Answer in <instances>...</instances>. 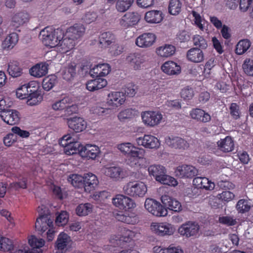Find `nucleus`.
Listing matches in <instances>:
<instances>
[{
    "label": "nucleus",
    "instance_id": "4be33fe9",
    "mask_svg": "<svg viewBox=\"0 0 253 253\" xmlns=\"http://www.w3.org/2000/svg\"><path fill=\"white\" fill-rule=\"evenodd\" d=\"M156 39V37L153 33H144L136 38L135 44L140 47L147 48L154 43Z\"/></svg>",
    "mask_w": 253,
    "mask_h": 253
},
{
    "label": "nucleus",
    "instance_id": "f8f14e48",
    "mask_svg": "<svg viewBox=\"0 0 253 253\" xmlns=\"http://www.w3.org/2000/svg\"><path fill=\"white\" fill-rule=\"evenodd\" d=\"M140 19L141 16L138 13L128 12L119 20V24L122 27L127 29L137 24Z\"/></svg>",
    "mask_w": 253,
    "mask_h": 253
},
{
    "label": "nucleus",
    "instance_id": "f3484780",
    "mask_svg": "<svg viewBox=\"0 0 253 253\" xmlns=\"http://www.w3.org/2000/svg\"><path fill=\"white\" fill-rule=\"evenodd\" d=\"M30 19L29 14L24 10L14 12L11 16V26L18 28L27 23Z\"/></svg>",
    "mask_w": 253,
    "mask_h": 253
},
{
    "label": "nucleus",
    "instance_id": "774afa93",
    "mask_svg": "<svg viewBox=\"0 0 253 253\" xmlns=\"http://www.w3.org/2000/svg\"><path fill=\"white\" fill-rule=\"evenodd\" d=\"M234 197L235 195L233 193L227 190L223 191L217 195V198L219 199L227 202L233 200Z\"/></svg>",
    "mask_w": 253,
    "mask_h": 253
},
{
    "label": "nucleus",
    "instance_id": "052dcab7",
    "mask_svg": "<svg viewBox=\"0 0 253 253\" xmlns=\"http://www.w3.org/2000/svg\"><path fill=\"white\" fill-rule=\"evenodd\" d=\"M180 95L184 100H189L194 96V92L192 87L186 86L181 90Z\"/></svg>",
    "mask_w": 253,
    "mask_h": 253
},
{
    "label": "nucleus",
    "instance_id": "393cba45",
    "mask_svg": "<svg viewBox=\"0 0 253 253\" xmlns=\"http://www.w3.org/2000/svg\"><path fill=\"white\" fill-rule=\"evenodd\" d=\"M75 42L73 40L64 35L63 38L57 42L56 47L57 52L61 53H65L74 48L75 45Z\"/></svg>",
    "mask_w": 253,
    "mask_h": 253
},
{
    "label": "nucleus",
    "instance_id": "9b49d317",
    "mask_svg": "<svg viewBox=\"0 0 253 253\" xmlns=\"http://www.w3.org/2000/svg\"><path fill=\"white\" fill-rule=\"evenodd\" d=\"M102 172L106 176L115 181H119L126 177V174L124 169L119 166H105L102 168Z\"/></svg>",
    "mask_w": 253,
    "mask_h": 253
},
{
    "label": "nucleus",
    "instance_id": "a19ab883",
    "mask_svg": "<svg viewBox=\"0 0 253 253\" xmlns=\"http://www.w3.org/2000/svg\"><path fill=\"white\" fill-rule=\"evenodd\" d=\"M71 242V238L66 233L61 232L58 236L56 246L58 250H62L66 248Z\"/></svg>",
    "mask_w": 253,
    "mask_h": 253
},
{
    "label": "nucleus",
    "instance_id": "0eeeda50",
    "mask_svg": "<svg viewBox=\"0 0 253 253\" xmlns=\"http://www.w3.org/2000/svg\"><path fill=\"white\" fill-rule=\"evenodd\" d=\"M60 145L64 147L66 155H71L79 152L82 145L79 142L74 141L69 134L64 135L60 141Z\"/></svg>",
    "mask_w": 253,
    "mask_h": 253
},
{
    "label": "nucleus",
    "instance_id": "f257e3e1",
    "mask_svg": "<svg viewBox=\"0 0 253 253\" xmlns=\"http://www.w3.org/2000/svg\"><path fill=\"white\" fill-rule=\"evenodd\" d=\"M118 149L124 155L128 157L127 164L131 167L138 168L140 161L144 158L145 150L136 147L130 142H124L117 145Z\"/></svg>",
    "mask_w": 253,
    "mask_h": 253
},
{
    "label": "nucleus",
    "instance_id": "4468645a",
    "mask_svg": "<svg viewBox=\"0 0 253 253\" xmlns=\"http://www.w3.org/2000/svg\"><path fill=\"white\" fill-rule=\"evenodd\" d=\"M198 169L192 165H183L177 167L176 176L181 178H192L198 174Z\"/></svg>",
    "mask_w": 253,
    "mask_h": 253
},
{
    "label": "nucleus",
    "instance_id": "0e129e2a",
    "mask_svg": "<svg viewBox=\"0 0 253 253\" xmlns=\"http://www.w3.org/2000/svg\"><path fill=\"white\" fill-rule=\"evenodd\" d=\"M109 51L112 55L118 56L123 52L124 47L122 45L114 42L109 47Z\"/></svg>",
    "mask_w": 253,
    "mask_h": 253
},
{
    "label": "nucleus",
    "instance_id": "c03bdc74",
    "mask_svg": "<svg viewBox=\"0 0 253 253\" xmlns=\"http://www.w3.org/2000/svg\"><path fill=\"white\" fill-rule=\"evenodd\" d=\"M154 253H183V251L179 246L170 245L168 248H162L155 246L153 248Z\"/></svg>",
    "mask_w": 253,
    "mask_h": 253
},
{
    "label": "nucleus",
    "instance_id": "412c9836",
    "mask_svg": "<svg viewBox=\"0 0 253 253\" xmlns=\"http://www.w3.org/2000/svg\"><path fill=\"white\" fill-rule=\"evenodd\" d=\"M68 127L75 132H80L84 130L87 126L86 122L81 117H73L67 119Z\"/></svg>",
    "mask_w": 253,
    "mask_h": 253
},
{
    "label": "nucleus",
    "instance_id": "de8ad7c7",
    "mask_svg": "<svg viewBox=\"0 0 253 253\" xmlns=\"http://www.w3.org/2000/svg\"><path fill=\"white\" fill-rule=\"evenodd\" d=\"M92 208L90 203L81 204L76 209V214L79 216H86L91 212Z\"/></svg>",
    "mask_w": 253,
    "mask_h": 253
},
{
    "label": "nucleus",
    "instance_id": "20e7f679",
    "mask_svg": "<svg viewBox=\"0 0 253 253\" xmlns=\"http://www.w3.org/2000/svg\"><path fill=\"white\" fill-rule=\"evenodd\" d=\"M124 193L134 198H143L147 192V185L140 181H129L123 187Z\"/></svg>",
    "mask_w": 253,
    "mask_h": 253
},
{
    "label": "nucleus",
    "instance_id": "58836bf2",
    "mask_svg": "<svg viewBox=\"0 0 253 253\" xmlns=\"http://www.w3.org/2000/svg\"><path fill=\"white\" fill-rule=\"evenodd\" d=\"M18 41V36L16 33H12L7 35L2 42L3 49L9 50L12 49Z\"/></svg>",
    "mask_w": 253,
    "mask_h": 253
},
{
    "label": "nucleus",
    "instance_id": "e433bc0d",
    "mask_svg": "<svg viewBox=\"0 0 253 253\" xmlns=\"http://www.w3.org/2000/svg\"><path fill=\"white\" fill-rule=\"evenodd\" d=\"M72 103V98L68 96H65L62 99L53 103L51 107L55 111L61 110L65 108H67L68 110L71 107H75V106L73 105H70Z\"/></svg>",
    "mask_w": 253,
    "mask_h": 253
},
{
    "label": "nucleus",
    "instance_id": "a878e982",
    "mask_svg": "<svg viewBox=\"0 0 253 253\" xmlns=\"http://www.w3.org/2000/svg\"><path fill=\"white\" fill-rule=\"evenodd\" d=\"M99 183L97 176L92 173L84 174V190L90 192L94 190Z\"/></svg>",
    "mask_w": 253,
    "mask_h": 253
},
{
    "label": "nucleus",
    "instance_id": "a211bd4d",
    "mask_svg": "<svg viewBox=\"0 0 253 253\" xmlns=\"http://www.w3.org/2000/svg\"><path fill=\"white\" fill-rule=\"evenodd\" d=\"M100 153L99 148L95 145L88 144L83 146L80 149V155L82 157L94 160Z\"/></svg>",
    "mask_w": 253,
    "mask_h": 253
},
{
    "label": "nucleus",
    "instance_id": "c9c22d12",
    "mask_svg": "<svg viewBox=\"0 0 253 253\" xmlns=\"http://www.w3.org/2000/svg\"><path fill=\"white\" fill-rule=\"evenodd\" d=\"M48 64L41 62L37 64L30 70L31 76L36 78H41L45 76L48 72Z\"/></svg>",
    "mask_w": 253,
    "mask_h": 253
},
{
    "label": "nucleus",
    "instance_id": "bb28decb",
    "mask_svg": "<svg viewBox=\"0 0 253 253\" xmlns=\"http://www.w3.org/2000/svg\"><path fill=\"white\" fill-rule=\"evenodd\" d=\"M53 226V221L48 216H41L37 219L35 228L38 231L43 233L50 227Z\"/></svg>",
    "mask_w": 253,
    "mask_h": 253
},
{
    "label": "nucleus",
    "instance_id": "603ef678",
    "mask_svg": "<svg viewBox=\"0 0 253 253\" xmlns=\"http://www.w3.org/2000/svg\"><path fill=\"white\" fill-rule=\"evenodd\" d=\"M251 207V202L246 199H241L239 200L236 206V210L238 212L241 213L249 211Z\"/></svg>",
    "mask_w": 253,
    "mask_h": 253
},
{
    "label": "nucleus",
    "instance_id": "ddd939ff",
    "mask_svg": "<svg viewBox=\"0 0 253 253\" xmlns=\"http://www.w3.org/2000/svg\"><path fill=\"white\" fill-rule=\"evenodd\" d=\"M126 100L124 93L113 91L109 93L106 99L107 105L111 109L116 108L122 105Z\"/></svg>",
    "mask_w": 253,
    "mask_h": 253
},
{
    "label": "nucleus",
    "instance_id": "4d7b16f0",
    "mask_svg": "<svg viewBox=\"0 0 253 253\" xmlns=\"http://www.w3.org/2000/svg\"><path fill=\"white\" fill-rule=\"evenodd\" d=\"M242 68L246 74L253 76V60L250 58L246 59L242 65Z\"/></svg>",
    "mask_w": 253,
    "mask_h": 253
},
{
    "label": "nucleus",
    "instance_id": "6ab92c4d",
    "mask_svg": "<svg viewBox=\"0 0 253 253\" xmlns=\"http://www.w3.org/2000/svg\"><path fill=\"white\" fill-rule=\"evenodd\" d=\"M0 117L5 123L9 125L17 124L20 119L19 113L17 110L13 109L0 111Z\"/></svg>",
    "mask_w": 253,
    "mask_h": 253
},
{
    "label": "nucleus",
    "instance_id": "aec40b11",
    "mask_svg": "<svg viewBox=\"0 0 253 253\" xmlns=\"http://www.w3.org/2000/svg\"><path fill=\"white\" fill-rule=\"evenodd\" d=\"M165 141L167 145L173 149L184 150L189 147L188 143L179 137L167 136Z\"/></svg>",
    "mask_w": 253,
    "mask_h": 253
},
{
    "label": "nucleus",
    "instance_id": "b1692460",
    "mask_svg": "<svg viewBox=\"0 0 253 253\" xmlns=\"http://www.w3.org/2000/svg\"><path fill=\"white\" fill-rule=\"evenodd\" d=\"M84 32V27L82 24H77L68 28L65 35L76 42V41L82 37Z\"/></svg>",
    "mask_w": 253,
    "mask_h": 253
},
{
    "label": "nucleus",
    "instance_id": "69168bd1",
    "mask_svg": "<svg viewBox=\"0 0 253 253\" xmlns=\"http://www.w3.org/2000/svg\"><path fill=\"white\" fill-rule=\"evenodd\" d=\"M97 18L98 15L96 12L89 11L85 13L83 17V20L85 23L90 24L95 22Z\"/></svg>",
    "mask_w": 253,
    "mask_h": 253
},
{
    "label": "nucleus",
    "instance_id": "1a4fd4ad",
    "mask_svg": "<svg viewBox=\"0 0 253 253\" xmlns=\"http://www.w3.org/2000/svg\"><path fill=\"white\" fill-rule=\"evenodd\" d=\"M150 227L152 232L160 236L171 235L175 231L173 225L167 222H152Z\"/></svg>",
    "mask_w": 253,
    "mask_h": 253
},
{
    "label": "nucleus",
    "instance_id": "5701e85b",
    "mask_svg": "<svg viewBox=\"0 0 253 253\" xmlns=\"http://www.w3.org/2000/svg\"><path fill=\"white\" fill-rule=\"evenodd\" d=\"M38 84L37 82L32 81L22 85L17 89V97L20 99H26L31 92H34L37 89Z\"/></svg>",
    "mask_w": 253,
    "mask_h": 253
},
{
    "label": "nucleus",
    "instance_id": "f03ea898",
    "mask_svg": "<svg viewBox=\"0 0 253 253\" xmlns=\"http://www.w3.org/2000/svg\"><path fill=\"white\" fill-rule=\"evenodd\" d=\"M64 32L60 29H54L51 27L43 29L39 34V38L42 43L47 46L54 47L57 42L63 39Z\"/></svg>",
    "mask_w": 253,
    "mask_h": 253
},
{
    "label": "nucleus",
    "instance_id": "39448f33",
    "mask_svg": "<svg viewBox=\"0 0 253 253\" xmlns=\"http://www.w3.org/2000/svg\"><path fill=\"white\" fill-rule=\"evenodd\" d=\"M142 123L146 126L154 127L158 126L163 119V114L159 111H146L141 112Z\"/></svg>",
    "mask_w": 253,
    "mask_h": 253
},
{
    "label": "nucleus",
    "instance_id": "49530a36",
    "mask_svg": "<svg viewBox=\"0 0 253 253\" xmlns=\"http://www.w3.org/2000/svg\"><path fill=\"white\" fill-rule=\"evenodd\" d=\"M114 36L110 32H104L99 37V43L102 47H106L114 42Z\"/></svg>",
    "mask_w": 253,
    "mask_h": 253
},
{
    "label": "nucleus",
    "instance_id": "7c9ffc66",
    "mask_svg": "<svg viewBox=\"0 0 253 253\" xmlns=\"http://www.w3.org/2000/svg\"><path fill=\"white\" fill-rule=\"evenodd\" d=\"M193 184L196 188L204 189L206 190H212L215 187L213 182L205 177H196L193 180Z\"/></svg>",
    "mask_w": 253,
    "mask_h": 253
},
{
    "label": "nucleus",
    "instance_id": "13d9d810",
    "mask_svg": "<svg viewBox=\"0 0 253 253\" xmlns=\"http://www.w3.org/2000/svg\"><path fill=\"white\" fill-rule=\"evenodd\" d=\"M115 217L118 221L127 224H133L136 222L135 217H131L123 213H117Z\"/></svg>",
    "mask_w": 253,
    "mask_h": 253
},
{
    "label": "nucleus",
    "instance_id": "dca6fc26",
    "mask_svg": "<svg viewBox=\"0 0 253 253\" xmlns=\"http://www.w3.org/2000/svg\"><path fill=\"white\" fill-rule=\"evenodd\" d=\"M135 141L138 145L146 148L157 149L160 145L158 139L150 134H145L143 137L136 138Z\"/></svg>",
    "mask_w": 253,
    "mask_h": 253
},
{
    "label": "nucleus",
    "instance_id": "338daca9",
    "mask_svg": "<svg viewBox=\"0 0 253 253\" xmlns=\"http://www.w3.org/2000/svg\"><path fill=\"white\" fill-rule=\"evenodd\" d=\"M193 43L195 46H198L202 49H205L208 45L206 41L203 37L200 35H195L193 37Z\"/></svg>",
    "mask_w": 253,
    "mask_h": 253
},
{
    "label": "nucleus",
    "instance_id": "473e14b6",
    "mask_svg": "<svg viewBox=\"0 0 253 253\" xmlns=\"http://www.w3.org/2000/svg\"><path fill=\"white\" fill-rule=\"evenodd\" d=\"M187 59L193 63H201L204 60V55L203 51L199 48L193 47L187 52Z\"/></svg>",
    "mask_w": 253,
    "mask_h": 253
},
{
    "label": "nucleus",
    "instance_id": "ea45409f",
    "mask_svg": "<svg viewBox=\"0 0 253 253\" xmlns=\"http://www.w3.org/2000/svg\"><path fill=\"white\" fill-rule=\"evenodd\" d=\"M175 47L171 44H166L156 49L157 54L162 57H169L172 56L175 52Z\"/></svg>",
    "mask_w": 253,
    "mask_h": 253
},
{
    "label": "nucleus",
    "instance_id": "cd10ccee",
    "mask_svg": "<svg viewBox=\"0 0 253 253\" xmlns=\"http://www.w3.org/2000/svg\"><path fill=\"white\" fill-rule=\"evenodd\" d=\"M218 149L224 153L232 151L234 148V142L233 138L229 136L220 139L216 142Z\"/></svg>",
    "mask_w": 253,
    "mask_h": 253
},
{
    "label": "nucleus",
    "instance_id": "3c124183",
    "mask_svg": "<svg viewBox=\"0 0 253 253\" xmlns=\"http://www.w3.org/2000/svg\"><path fill=\"white\" fill-rule=\"evenodd\" d=\"M182 4L179 0H170L169 11L171 15H176L181 11Z\"/></svg>",
    "mask_w": 253,
    "mask_h": 253
},
{
    "label": "nucleus",
    "instance_id": "6e6552de",
    "mask_svg": "<svg viewBox=\"0 0 253 253\" xmlns=\"http://www.w3.org/2000/svg\"><path fill=\"white\" fill-rule=\"evenodd\" d=\"M144 207L149 213L156 216H165L168 214L167 210L160 203L152 198L145 200Z\"/></svg>",
    "mask_w": 253,
    "mask_h": 253
},
{
    "label": "nucleus",
    "instance_id": "423d86ee",
    "mask_svg": "<svg viewBox=\"0 0 253 253\" xmlns=\"http://www.w3.org/2000/svg\"><path fill=\"white\" fill-rule=\"evenodd\" d=\"M112 204L115 207L124 211H128L136 207L134 201L126 195H116L112 199Z\"/></svg>",
    "mask_w": 253,
    "mask_h": 253
},
{
    "label": "nucleus",
    "instance_id": "8fccbe9b",
    "mask_svg": "<svg viewBox=\"0 0 253 253\" xmlns=\"http://www.w3.org/2000/svg\"><path fill=\"white\" fill-rule=\"evenodd\" d=\"M251 45L250 41L247 39L240 41L236 46V53L238 55L244 54L250 48Z\"/></svg>",
    "mask_w": 253,
    "mask_h": 253
},
{
    "label": "nucleus",
    "instance_id": "c756f323",
    "mask_svg": "<svg viewBox=\"0 0 253 253\" xmlns=\"http://www.w3.org/2000/svg\"><path fill=\"white\" fill-rule=\"evenodd\" d=\"M163 72L168 75H177L181 72V67L173 61L165 62L161 66Z\"/></svg>",
    "mask_w": 253,
    "mask_h": 253
},
{
    "label": "nucleus",
    "instance_id": "09e8293b",
    "mask_svg": "<svg viewBox=\"0 0 253 253\" xmlns=\"http://www.w3.org/2000/svg\"><path fill=\"white\" fill-rule=\"evenodd\" d=\"M133 1L134 0H117L116 9L119 12H125L130 8Z\"/></svg>",
    "mask_w": 253,
    "mask_h": 253
},
{
    "label": "nucleus",
    "instance_id": "4c0bfd02",
    "mask_svg": "<svg viewBox=\"0 0 253 253\" xmlns=\"http://www.w3.org/2000/svg\"><path fill=\"white\" fill-rule=\"evenodd\" d=\"M145 21L151 24H157L160 23L163 19V13L160 10H151L147 12L145 14Z\"/></svg>",
    "mask_w": 253,
    "mask_h": 253
},
{
    "label": "nucleus",
    "instance_id": "9d476101",
    "mask_svg": "<svg viewBox=\"0 0 253 253\" xmlns=\"http://www.w3.org/2000/svg\"><path fill=\"white\" fill-rule=\"evenodd\" d=\"M200 226L195 222L189 221L182 224L178 229V233L184 237H197L199 234Z\"/></svg>",
    "mask_w": 253,
    "mask_h": 253
},
{
    "label": "nucleus",
    "instance_id": "864d4df0",
    "mask_svg": "<svg viewBox=\"0 0 253 253\" xmlns=\"http://www.w3.org/2000/svg\"><path fill=\"white\" fill-rule=\"evenodd\" d=\"M84 179V175L82 176L78 174H73L69 176L68 180L73 186L80 188L83 186Z\"/></svg>",
    "mask_w": 253,
    "mask_h": 253
},
{
    "label": "nucleus",
    "instance_id": "5fc2aeb1",
    "mask_svg": "<svg viewBox=\"0 0 253 253\" xmlns=\"http://www.w3.org/2000/svg\"><path fill=\"white\" fill-rule=\"evenodd\" d=\"M56 82V76L54 75L49 76L43 80L42 83V87L44 90L49 91L53 88Z\"/></svg>",
    "mask_w": 253,
    "mask_h": 253
},
{
    "label": "nucleus",
    "instance_id": "72a5a7b5",
    "mask_svg": "<svg viewBox=\"0 0 253 253\" xmlns=\"http://www.w3.org/2000/svg\"><path fill=\"white\" fill-rule=\"evenodd\" d=\"M107 84V82L105 79L98 78L87 81L86 83V88L90 91H95L102 89Z\"/></svg>",
    "mask_w": 253,
    "mask_h": 253
},
{
    "label": "nucleus",
    "instance_id": "7ed1b4c3",
    "mask_svg": "<svg viewBox=\"0 0 253 253\" xmlns=\"http://www.w3.org/2000/svg\"><path fill=\"white\" fill-rule=\"evenodd\" d=\"M148 172L152 175L157 181L163 184L175 186L178 182L173 177L167 175L166 168L160 165H153L148 168Z\"/></svg>",
    "mask_w": 253,
    "mask_h": 253
},
{
    "label": "nucleus",
    "instance_id": "2eb2a0df",
    "mask_svg": "<svg viewBox=\"0 0 253 253\" xmlns=\"http://www.w3.org/2000/svg\"><path fill=\"white\" fill-rule=\"evenodd\" d=\"M126 62L135 70H141L146 61L145 55L138 53H130L126 58Z\"/></svg>",
    "mask_w": 253,
    "mask_h": 253
},
{
    "label": "nucleus",
    "instance_id": "6e6d98bb",
    "mask_svg": "<svg viewBox=\"0 0 253 253\" xmlns=\"http://www.w3.org/2000/svg\"><path fill=\"white\" fill-rule=\"evenodd\" d=\"M76 74V64L70 63L65 69L63 77L66 80H70Z\"/></svg>",
    "mask_w": 253,
    "mask_h": 253
},
{
    "label": "nucleus",
    "instance_id": "680f3d73",
    "mask_svg": "<svg viewBox=\"0 0 253 253\" xmlns=\"http://www.w3.org/2000/svg\"><path fill=\"white\" fill-rule=\"evenodd\" d=\"M134 111L131 109H127L122 111L118 114V117L121 121L130 119L134 116Z\"/></svg>",
    "mask_w": 253,
    "mask_h": 253
},
{
    "label": "nucleus",
    "instance_id": "bf43d9fd",
    "mask_svg": "<svg viewBox=\"0 0 253 253\" xmlns=\"http://www.w3.org/2000/svg\"><path fill=\"white\" fill-rule=\"evenodd\" d=\"M69 215L67 211H62L56 217V224L60 226L65 225L68 221Z\"/></svg>",
    "mask_w": 253,
    "mask_h": 253
},
{
    "label": "nucleus",
    "instance_id": "79ce46f5",
    "mask_svg": "<svg viewBox=\"0 0 253 253\" xmlns=\"http://www.w3.org/2000/svg\"><path fill=\"white\" fill-rule=\"evenodd\" d=\"M7 72L11 77L15 78L20 76L22 70L19 67V63L14 60L10 61L8 63Z\"/></svg>",
    "mask_w": 253,
    "mask_h": 253
},
{
    "label": "nucleus",
    "instance_id": "2f4dec72",
    "mask_svg": "<svg viewBox=\"0 0 253 253\" xmlns=\"http://www.w3.org/2000/svg\"><path fill=\"white\" fill-rule=\"evenodd\" d=\"M111 71V67L106 63L97 65L89 72L91 76L93 77H104L108 75Z\"/></svg>",
    "mask_w": 253,
    "mask_h": 253
},
{
    "label": "nucleus",
    "instance_id": "37998d69",
    "mask_svg": "<svg viewBox=\"0 0 253 253\" xmlns=\"http://www.w3.org/2000/svg\"><path fill=\"white\" fill-rule=\"evenodd\" d=\"M139 236V233L136 232L135 231H132L126 228L122 229L121 237H116L115 240L120 239L124 242H129L131 240H133L135 238H137Z\"/></svg>",
    "mask_w": 253,
    "mask_h": 253
},
{
    "label": "nucleus",
    "instance_id": "e2e57ef3",
    "mask_svg": "<svg viewBox=\"0 0 253 253\" xmlns=\"http://www.w3.org/2000/svg\"><path fill=\"white\" fill-rule=\"evenodd\" d=\"M12 248V243L10 240L7 238L1 237L0 240V250L4 252L8 251Z\"/></svg>",
    "mask_w": 253,
    "mask_h": 253
},
{
    "label": "nucleus",
    "instance_id": "f704fd0d",
    "mask_svg": "<svg viewBox=\"0 0 253 253\" xmlns=\"http://www.w3.org/2000/svg\"><path fill=\"white\" fill-rule=\"evenodd\" d=\"M190 116L192 119L202 123H207L211 120L209 113L199 108L193 109L190 112Z\"/></svg>",
    "mask_w": 253,
    "mask_h": 253
},
{
    "label": "nucleus",
    "instance_id": "a18cd8bd",
    "mask_svg": "<svg viewBox=\"0 0 253 253\" xmlns=\"http://www.w3.org/2000/svg\"><path fill=\"white\" fill-rule=\"evenodd\" d=\"M26 99V103L29 106L37 105L42 101V97L38 91V85L37 86V89L34 92H31Z\"/></svg>",
    "mask_w": 253,
    "mask_h": 253
},
{
    "label": "nucleus",
    "instance_id": "c85d7f7f",
    "mask_svg": "<svg viewBox=\"0 0 253 253\" xmlns=\"http://www.w3.org/2000/svg\"><path fill=\"white\" fill-rule=\"evenodd\" d=\"M162 203L170 210L175 212H180L182 211L181 203L176 199L172 198L168 195H164L161 197Z\"/></svg>",
    "mask_w": 253,
    "mask_h": 253
}]
</instances>
